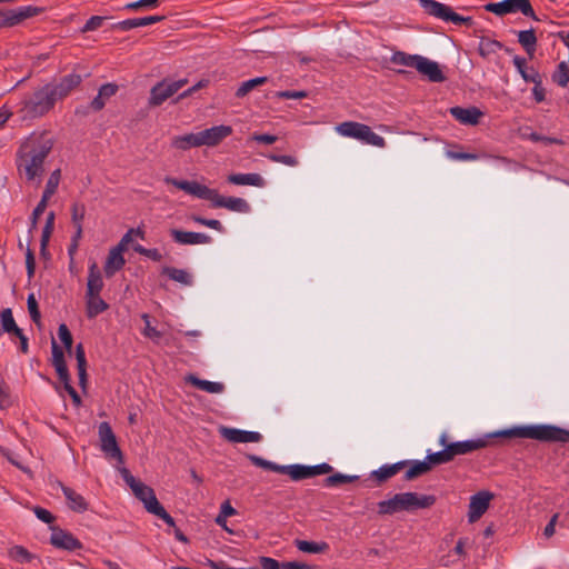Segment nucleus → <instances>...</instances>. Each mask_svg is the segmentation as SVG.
Here are the masks:
<instances>
[{"instance_id":"17","label":"nucleus","mask_w":569,"mask_h":569,"mask_svg":"<svg viewBox=\"0 0 569 569\" xmlns=\"http://www.w3.org/2000/svg\"><path fill=\"white\" fill-rule=\"evenodd\" d=\"M219 432L223 439L232 443L259 442L262 439L259 432L229 427H220Z\"/></svg>"},{"instance_id":"41","label":"nucleus","mask_w":569,"mask_h":569,"mask_svg":"<svg viewBox=\"0 0 569 569\" xmlns=\"http://www.w3.org/2000/svg\"><path fill=\"white\" fill-rule=\"evenodd\" d=\"M9 555L13 560L20 563H29L34 558V556L22 546L12 547L9 551Z\"/></svg>"},{"instance_id":"38","label":"nucleus","mask_w":569,"mask_h":569,"mask_svg":"<svg viewBox=\"0 0 569 569\" xmlns=\"http://www.w3.org/2000/svg\"><path fill=\"white\" fill-rule=\"evenodd\" d=\"M61 172L60 169L54 170L46 184L44 191L42 193V199L49 201V199L56 193L58 186L60 183Z\"/></svg>"},{"instance_id":"45","label":"nucleus","mask_w":569,"mask_h":569,"mask_svg":"<svg viewBox=\"0 0 569 569\" xmlns=\"http://www.w3.org/2000/svg\"><path fill=\"white\" fill-rule=\"evenodd\" d=\"M86 214V207L83 203H73L71 207V220L73 226H82Z\"/></svg>"},{"instance_id":"1","label":"nucleus","mask_w":569,"mask_h":569,"mask_svg":"<svg viewBox=\"0 0 569 569\" xmlns=\"http://www.w3.org/2000/svg\"><path fill=\"white\" fill-rule=\"evenodd\" d=\"M511 438H527L548 443H567L569 442V430L556 425H530L499 430L476 439L456 442H449L447 433H442L439 443L443 449L430 453V460L440 465L448 463L457 456L468 455L491 446L495 439Z\"/></svg>"},{"instance_id":"43","label":"nucleus","mask_w":569,"mask_h":569,"mask_svg":"<svg viewBox=\"0 0 569 569\" xmlns=\"http://www.w3.org/2000/svg\"><path fill=\"white\" fill-rule=\"evenodd\" d=\"M27 307H28V311H29L31 320L34 323L39 325L40 323V319H41V315H40V310H39V307H38L37 299H36L33 293H30L28 296Z\"/></svg>"},{"instance_id":"30","label":"nucleus","mask_w":569,"mask_h":569,"mask_svg":"<svg viewBox=\"0 0 569 569\" xmlns=\"http://www.w3.org/2000/svg\"><path fill=\"white\" fill-rule=\"evenodd\" d=\"M86 305L87 317L89 319L96 318L109 308L108 303L100 297V295L86 296Z\"/></svg>"},{"instance_id":"56","label":"nucleus","mask_w":569,"mask_h":569,"mask_svg":"<svg viewBox=\"0 0 569 569\" xmlns=\"http://www.w3.org/2000/svg\"><path fill=\"white\" fill-rule=\"evenodd\" d=\"M104 18L100 16H92L83 26L82 32L94 31L102 26Z\"/></svg>"},{"instance_id":"15","label":"nucleus","mask_w":569,"mask_h":569,"mask_svg":"<svg viewBox=\"0 0 569 569\" xmlns=\"http://www.w3.org/2000/svg\"><path fill=\"white\" fill-rule=\"evenodd\" d=\"M493 493L487 490L479 491L470 497L468 520L475 522L488 510Z\"/></svg>"},{"instance_id":"2","label":"nucleus","mask_w":569,"mask_h":569,"mask_svg":"<svg viewBox=\"0 0 569 569\" xmlns=\"http://www.w3.org/2000/svg\"><path fill=\"white\" fill-rule=\"evenodd\" d=\"M82 82L79 73L72 72L58 81L48 82L26 96L19 103L17 112L23 120L37 119L49 113L58 101L67 98Z\"/></svg>"},{"instance_id":"29","label":"nucleus","mask_w":569,"mask_h":569,"mask_svg":"<svg viewBox=\"0 0 569 569\" xmlns=\"http://www.w3.org/2000/svg\"><path fill=\"white\" fill-rule=\"evenodd\" d=\"M186 381L192 385L193 387L208 393H222L224 391V385L222 382L203 380L193 375H189L186 378Z\"/></svg>"},{"instance_id":"4","label":"nucleus","mask_w":569,"mask_h":569,"mask_svg":"<svg viewBox=\"0 0 569 569\" xmlns=\"http://www.w3.org/2000/svg\"><path fill=\"white\" fill-rule=\"evenodd\" d=\"M163 181L164 183L183 190L196 198L209 200L212 208H226L239 213H248L251 209L246 199L238 197H223L219 194L216 189H210L197 181L179 180L172 177H164Z\"/></svg>"},{"instance_id":"11","label":"nucleus","mask_w":569,"mask_h":569,"mask_svg":"<svg viewBox=\"0 0 569 569\" xmlns=\"http://www.w3.org/2000/svg\"><path fill=\"white\" fill-rule=\"evenodd\" d=\"M98 436L100 449L104 453L106 458L116 460L118 463L122 465L124 462L123 455L109 422L103 421L99 425Z\"/></svg>"},{"instance_id":"58","label":"nucleus","mask_w":569,"mask_h":569,"mask_svg":"<svg viewBox=\"0 0 569 569\" xmlns=\"http://www.w3.org/2000/svg\"><path fill=\"white\" fill-rule=\"evenodd\" d=\"M308 96V93L303 90L296 91V90H286V91H278L276 93V97L281 99H303Z\"/></svg>"},{"instance_id":"37","label":"nucleus","mask_w":569,"mask_h":569,"mask_svg":"<svg viewBox=\"0 0 569 569\" xmlns=\"http://www.w3.org/2000/svg\"><path fill=\"white\" fill-rule=\"evenodd\" d=\"M268 81L267 77H257L247 81H243L236 91L237 98L246 97L254 88L264 84Z\"/></svg>"},{"instance_id":"31","label":"nucleus","mask_w":569,"mask_h":569,"mask_svg":"<svg viewBox=\"0 0 569 569\" xmlns=\"http://www.w3.org/2000/svg\"><path fill=\"white\" fill-rule=\"evenodd\" d=\"M512 62L526 82L537 83L539 81L540 76L538 71L533 68H527V61L525 58L515 56Z\"/></svg>"},{"instance_id":"57","label":"nucleus","mask_w":569,"mask_h":569,"mask_svg":"<svg viewBox=\"0 0 569 569\" xmlns=\"http://www.w3.org/2000/svg\"><path fill=\"white\" fill-rule=\"evenodd\" d=\"M236 513V509L230 505L229 501H226L221 505L220 513L216 518L217 523H221V520L224 521L227 517L233 516Z\"/></svg>"},{"instance_id":"19","label":"nucleus","mask_w":569,"mask_h":569,"mask_svg":"<svg viewBox=\"0 0 569 569\" xmlns=\"http://www.w3.org/2000/svg\"><path fill=\"white\" fill-rule=\"evenodd\" d=\"M449 112L458 122L466 126L478 124L483 116V112L477 107H452Z\"/></svg>"},{"instance_id":"28","label":"nucleus","mask_w":569,"mask_h":569,"mask_svg":"<svg viewBox=\"0 0 569 569\" xmlns=\"http://www.w3.org/2000/svg\"><path fill=\"white\" fill-rule=\"evenodd\" d=\"M171 146L178 150L201 147L199 132H191L183 136H176L171 139Z\"/></svg>"},{"instance_id":"60","label":"nucleus","mask_w":569,"mask_h":569,"mask_svg":"<svg viewBox=\"0 0 569 569\" xmlns=\"http://www.w3.org/2000/svg\"><path fill=\"white\" fill-rule=\"evenodd\" d=\"M251 140L259 143L272 144L278 140V137L269 133H253Z\"/></svg>"},{"instance_id":"40","label":"nucleus","mask_w":569,"mask_h":569,"mask_svg":"<svg viewBox=\"0 0 569 569\" xmlns=\"http://www.w3.org/2000/svg\"><path fill=\"white\" fill-rule=\"evenodd\" d=\"M287 469H288L287 475L293 481H300V480L310 478V476H309V466L289 465V466H287Z\"/></svg>"},{"instance_id":"14","label":"nucleus","mask_w":569,"mask_h":569,"mask_svg":"<svg viewBox=\"0 0 569 569\" xmlns=\"http://www.w3.org/2000/svg\"><path fill=\"white\" fill-rule=\"evenodd\" d=\"M50 529V543L54 548L67 551H76L82 549L81 541L78 538H76L71 532L54 526H52Z\"/></svg>"},{"instance_id":"5","label":"nucleus","mask_w":569,"mask_h":569,"mask_svg":"<svg viewBox=\"0 0 569 569\" xmlns=\"http://www.w3.org/2000/svg\"><path fill=\"white\" fill-rule=\"evenodd\" d=\"M121 475L126 483L131 488L136 498L143 503L144 509L149 513L162 519L170 527L176 526L174 519L166 511L163 506L159 502V500L156 497L154 490L151 487L137 480L127 468L121 469Z\"/></svg>"},{"instance_id":"61","label":"nucleus","mask_w":569,"mask_h":569,"mask_svg":"<svg viewBox=\"0 0 569 569\" xmlns=\"http://www.w3.org/2000/svg\"><path fill=\"white\" fill-rule=\"evenodd\" d=\"M33 511L37 518L46 523H51L54 520L53 515L44 508L36 507Z\"/></svg>"},{"instance_id":"44","label":"nucleus","mask_w":569,"mask_h":569,"mask_svg":"<svg viewBox=\"0 0 569 569\" xmlns=\"http://www.w3.org/2000/svg\"><path fill=\"white\" fill-rule=\"evenodd\" d=\"M43 11H44L43 8L36 7V6H27V7H21V8L17 9L20 22H22L26 19L39 16Z\"/></svg>"},{"instance_id":"49","label":"nucleus","mask_w":569,"mask_h":569,"mask_svg":"<svg viewBox=\"0 0 569 569\" xmlns=\"http://www.w3.org/2000/svg\"><path fill=\"white\" fill-rule=\"evenodd\" d=\"M132 234L144 239V231L141 228L130 229L127 233L121 238L120 242L116 247H121L122 251L127 250V246L132 240Z\"/></svg>"},{"instance_id":"9","label":"nucleus","mask_w":569,"mask_h":569,"mask_svg":"<svg viewBox=\"0 0 569 569\" xmlns=\"http://www.w3.org/2000/svg\"><path fill=\"white\" fill-rule=\"evenodd\" d=\"M419 2L423 10L431 17L451 22L456 26L466 24L471 27L473 24L471 17H462L456 13L452 8L446 3L436 0H419Z\"/></svg>"},{"instance_id":"48","label":"nucleus","mask_w":569,"mask_h":569,"mask_svg":"<svg viewBox=\"0 0 569 569\" xmlns=\"http://www.w3.org/2000/svg\"><path fill=\"white\" fill-rule=\"evenodd\" d=\"M2 14H3L2 20H3L4 28L14 27V26L21 23L18 12H17V9L2 10Z\"/></svg>"},{"instance_id":"7","label":"nucleus","mask_w":569,"mask_h":569,"mask_svg":"<svg viewBox=\"0 0 569 569\" xmlns=\"http://www.w3.org/2000/svg\"><path fill=\"white\" fill-rule=\"evenodd\" d=\"M390 61L393 64L416 69L431 82H442L446 80L439 64L420 54H409L403 51H396L390 57Z\"/></svg>"},{"instance_id":"27","label":"nucleus","mask_w":569,"mask_h":569,"mask_svg":"<svg viewBox=\"0 0 569 569\" xmlns=\"http://www.w3.org/2000/svg\"><path fill=\"white\" fill-rule=\"evenodd\" d=\"M118 86L114 83H104L99 88L98 94L93 98L90 106L94 111L104 108L107 101L117 93Z\"/></svg>"},{"instance_id":"52","label":"nucleus","mask_w":569,"mask_h":569,"mask_svg":"<svg viewBox=\"0 0 569 569\" xmlns=\"http://www.w3.org/2000/svg\"><path fill=\"white\" fill-rule=\"evenodd\" d=\"M47 206H48V201L41 198V200L39 201V203L37 204V207L32 211L30 231L36 229L37 223H38V219L46 211Z\"/></svg>"},{"instance_id":"23","label":"nucleus","mask_w":569,"mask_h":569,"mask_svg":"<svg viewBox=\"0 0 569 569\" xmlns=\"http://www.w3.org/2000/svg\"><path fill=\"white\" fill-rule=\"evenodd\" d=\"M409 460L398 461L392 465H383L378 470L371 472V477L378 482L382 483L396 476L399 471H401L405 467H407Z\"/></svg>"},{"instance_id":"25","label":"nucleus","mask_w":569,"mask_h":569,"mask_svg":"<svg viewBox=\"0 0 569 569\" xmlns=\"http://www.w3.org/2000/svg\"><path fill=\"white\" fill-rule=\"evenodd\" d=\"M103 289V279L98 264L93 261L89 266L86 296L100 295Z\"/></svg>"},{"instance_id":"53","label":"nucleus","mask_w":569,"mask_h":569,"mask_svg":"<svg viewBox=\"0 0 569 569\" xmlns=\"http://www.w3.org/2000/svg\"><path fill=\"white\" fill-rule=\"evenodd\" d=\"M447 157L452 160H459V161H473V160L479 159V156L477 153L457 152V151H447Z\"/></svg>"},{"instance_id":"51","label":"nucleus","mask_w":569,"mask_h":569,"mask_svg":"<svg viewBox=\"0 0 569 569\" xmlns=\"http://www.w3.org/2000/svg\"><path fill=\"white\" fill-rule=\"evenodd\" d=\"M268 159L273 162H279L289 167L298 166L299 161L296 157L289 154H274L271 153L268 156Z\"/></svg>"},{"instance_id":"33","label":"nucleus","mask_w":569,"mask_h":569,"mask_svg":"<svg viewBox=\"0 0 569 569\" xmlns=\"http://www.w3.org/2000/svg\"><path fill=\"white\" fill-rule=\"evenodd\" d=\"M162 273L167 274L171 280L179 282L183 286H192L193 283L192 276L187 270L183 269L164 267L162 269Z\"/></svg>"},{"instance_id":"8","label":"nucleus","mask_w":569,"mask_h":569,"mask_svg":"<svg viewBox=\"0 0 569 569\" xmlns=\"http://www.w3.org/2000/svg\"><path fill=\"white\" fill-rule=\"evenodd\" d=\"M338 134L347 138L359 140L362 143L375 146L378 148L386 147V140L383 137L377 134L372 129L360 122L345 121L336 126Z\"/></svg>"},{"instance_id":"46","label":"nucleus","mask_w":569,"mask_h":569,"mask_svg":"<svg viewBox=\"0 0 569 569\" xmlns=\"http://www.w3.org/2000/svg\"><path fill=\"white\" fill-rule=\"evenodd\" d=\"M58 336L66 349L70 352L72 348V335L66 323L59 326Z\"/></svg>"},{"instance_id":"63","label":"nucleus","mask_w":569,"mask_h":569,"mask_svg":"<svg viewBox=\"0 0 569 569\" xmlns=\"http://www.w3.org/2000/svg\"><path fill=\"white\" fill-rule=\"evenodd\" d=\"M259 562L262 569H282L281 562L270 557H260Z\"/></svg>"},{"instance_id":"12","label":"nucleus","mask_w":569,"mask_h":569,"mask_svg":"<svg viewBox=\"0 0 569 569\" xmlns=\"http://www.w3.org/2000/svg\"><path fill=\"white\" fill-rule=\"evenodd\" d=\"M188 83L187 79L176 81L162 80L152 87L150 91L149 104L157 107L162 104L167 99L177 93Z\"/></svg>"},{"instance_id":"54","label":"nucleus","mask_w":569,"mask_h":569,"mask_svg":"<svg viewBox=\"0 0 569 569\" xmlns=\"http://www.w3.org/2000/svg\"><path fill=\"white\" fill-rule=\"evenodd\" d=\"M67 365L64 360V355L61 348L56 343V341H52V366H62Z\"/></svg>"},{"instance_id":"55","label":"nucleus","mask_w":569,"mask_h":569,"mask_svg":"<svg viewBox=\"0 0 569 569\" xmlns=\"http://www.w3.org/2000/svg\"><path fill=\"white\" fill-rule=\"evenodd\" d=\"M331 471H332V467L326 462L316 465V466H309L310 478L319 476V475H327Z\"/></svg>"},{"instance_id":"20","label":"nucleus","mask_w":569,"mask_h":569,"mask_svg":"<svg viewBox=\"0 0 569 569\" xmlns=\"http://www.w3.org/2000/svg\"><path fill=\"white\" fill-rule=\"evenodd\" d=\"M123 252L124 251H122L121 247H113L110 249L103 268L108 278L114 276V273L121 270L126 264Z\"/></svg>"},{"instance_id":"47","label":"nucleus","mask_w":569,"mask_h":569,"mask_svg":"<svg viewBox=\"0 0 569 569\" xmlns=\"http://www.w3.org/2000/svg\"><path fill=\"white\" fill-rule=\"evenodd\" d=\"M191 220L194 221L196 223L214 229L219 232L223 231V227H222L221 222L217 219H207V218H202L200 216H191Z\"/></svg>"},{"instance_id":"18","label":"nucleus","mask_w":569,"mask_h":569,"mask_svg":"<svg viewBox=\"0 0 569 569\" xmlns=\"http://www.w3.org/2000/svg\"><path fill=\"white\" fill-rule=\"evenodd\" d=\"M170 236L174 242L183 246L207 244L212 241V238L206 233L183 231L179 229H171Z\"/></svg>"},{"instance_id":"24","label":"nucleus","mask_w":569,"mask_h":569,"mask_svg":"<svg viewBox=\"0 0 569 569\" xmlns=\"http://www.w3.org/2000/svg\"><path fill=\"white\" fill-rule=\"evenodd\" d=\"M163 19H164L163 16H149V17H142V18L127 19L123 21H119L118 23H116L113 26V28L121 30V31H129L134 28L146 27L149 24L160 22Z\"/></svg>"},{"instance_id":"3","label":"nucleus","mask_w":569,"mask_h":569,"mask_svg":"<svg viewBox=\"0 0 569 569\" xmlns=\"http://www.w3.org/2000/svg\"><path fill=\"white\" fill-rule=\"evenodd\" d=\"M53 141L46 133H32L21 144L18 156V170L32 181L43 172V162L52 150Z\"/></svg>"},{"instance_id":"50","label":"nucleus","mask_w":569,"mask_h":569,"mask_svg":"<svg viewBox=\"0 0 569 569\" xmlns=\"http://www.w3.org/2000/svg\"><path fill=\"white\" fill-rule=\"evenodd\" d=\"M142 319L144 320L146 323L143 335L147 338L158 341L162 337V333L150 325V318L147 313L142 315Z\"/></svg>"},{"instance_id":"64","label":"nucleus","mask_w":569,"mask_h":569,"mask_svg":"<svg viewBox=\"0 0 569 569\" xmlns=\"http://www.w3.org/2000/svg\"><path fill=\"white\" fill-rule=\"evenodd\" d=\"M281 567H282V569H313L312 566L305 563V562H299V561L281 562Z\"/></svg>"},{"instance_id":"35","label":"nucleus","mask_w":569,"mask_h":569,"mask_svg":"<svg viewBox=\"0 0 569 569\" xmlns=\"http://www.w3.org/2000/svg\"><path fill=\"white\" fill-rule=\"evenodd\" d=\"M295 545L298 548V550L307 553H321L328 549L327 542L319 543L315 541L296 540Z\"/></svg>"},{"instance_id":"6","label":"nucleus","mask_w":569,"mask_h":569,"mask_svg":"<svg viewBox=\"0 0 569 569\" xmlns=\"http://www.w3.org/2000/svg\"><path fill=\"white\" fill-rule=\"evenodd\" d=\"M436 502L435 496L418 495L416 492L397 493L388 500L378 503V511L380 515H392L399 511H411L417 509H425L433 506Z\"/></svg>"},{"instance_id":"59","label":"nucleus","mask_w":569,"mask_h":569,"mask_svg":"<svg viewBox=\"0 0 569 569\" xmlns=\"http://www.w3.org/2000/svg\"><path fill=\"white\" fill-rule=\"evenodd\" d=\"M26 268L28 278H32L36 271V260L33 251L30 248H28L26 252Z\"/></svg>"},{"instance_id":"36","label":"nucleus","mask_w":569,"mask_h":569,"mask_svg":"<svg viewBox=\"0 0 569 569\" xmlns=\"http://www.w3.org/2000/svg\"><path fill=\"white\" fill-rule=\"evenodd\" d=\"M502 48L503 44L500 41L489 38H482L479 42V53L483 58L490 57Z\"/></svg>"},{"instance_id":"13","label":"nucleus","mask_w":569,"mask_h":569,"mask_svg":"<svg viewBox=\"0 0 569 569\" xmlns=\"http://www.w3.org/2000/svg\"><path fill=\"white\" fill-rule=\"evenodd\" d=\"M0 321H1V333L6 332L11 338L16 337L20 341V351L22 353H28L29 351V343L28 338L23 333L22 329L18 327L12 310L10 308H6L0 312Z\"/></svg>"},{"instance_id":"16","label":"nucleus","mask_w":569,"mask_h":569,"mask_svg":"<svg viewBox=\"0 0 569 569\" xmlns=\"http://www.w3.org/2000/svg\"><path fill=\"white\" fill-rule=\"evenodd\" d=\"M233 132L232 127L220 124L199 131L201 147H216Z\"/></svg>"},{"instance_id":"10","label":"nucleus","mask_w":569,"mask_h":569,"mask_svg":"<svg viewBox=\"0 0 569 569\" xmlns=\"http://www.w3.org/2000/svg\"><path fill=\"white\" fill-rule=\"evenodd\" d=\"M485 10L499 17L521 12L525 17L540 21L529 0H503L500 2H489L483 6Z\"/></svg>"},{"instance_id":"22","label":"nucleus","mask_w":569,"mask_h":569,"mask_svg":"<svg viewBox=\"0 0 569 569\" xmlns=\"http://www.w3.org/2000/svg\"><path fill=\"white\" fill-rule=\"evenodd\" d=\"M439 463H436L430 460V453L427 455L426 459L420 460H413L409 461L408 466L409 469L405 473V480L410 481L413 480L427 472H429L432 468V466H438Z\"/></svg>"},{"instance_id":"26","label":"nucleus","mask_w":569,"mask_h":569,"mask_svg":"<svg viewBox=\"0 0 569 569\" xmlns=\"http://www.w3.org/2000/svg\"><path fill=\"white\" fill-rule=\"evenodd\" d=\"M229 183L236 186H253L262 188L266 184L264 179L259 173H232L227 178Z\"/></svg>"},{"instance_id":"39","label":"nucleus","mask_w":569,"mask_h":569,"mask_svg":"<svg viewBox=\"0 0 569 569\" xmlns=\"http://www.w3.org/2000/svg\"><path fill=\"white\" fill-rule=\"evenodd\" d=\"M552 81L560 87H567L569 82V64L565 61L557 66V69L552 73Z\"/></svg>"},{"instance_id":"21","label":"nucleus","mask_w":569,"mask_h":569,"mask_svg":"<svg viewBox=\"0 0 569 569\" xmlns=\"http://www.w3.org/2000/svg\"><path fill=\"white\" fill-rule=\"evenodd\" d=\"M59 486L64 495L68 507L74 512L82 513L88 510L89 505L82 495L78 493L70 487H67L59 482Z\"/></svg>"},{"instance_id":"42","label":"nucleus","mask_w":569,"mask_h":569,"mask_svg":"<svg viewBox=\"0 0 569 569\" xmlns=\"http://www.w3.org/2000/svg\"><path fill=\"white\" fill-rule=\"evenodd\" d=\"M358 479V476H348L342 473H335L325 479L326 487H337L345 483L353 482Z\"/></svg>"},{"instance_id":"62","label":"nucleus","mask_w":569,"mask_h":569,"mask_svg":"<svg viewBox=\"0 0 569 569\" xmlns=\"http://www.w3.org/2000/svg\"><path fill=\"white\" fill-rule=\"evenodd\" d=\"M158 2H159V0H138L136 2H130V3L126 4V9L137 10V9L143 8V7H153L154 8L158 6Z\"/></svg>"},{"instance_id":"34","label":"nucleus","mask_w":569,"mask_h":569,"mask_svg":"<svg viewBox=\"0 0 569 569\" xmlns=\"http://www.w3.org/2000/svg\"><path fill=\"white\" fill-rule=\"evenodd\" d=\"M76 360L79 377V385L83 388L87 382V359L82 343H78L76 347Z\"/></svg>"},{"instance_id":"32","label":"nucleus","mask_w":569,"mask_h":569,"mask_svg":"<svg viewBox=\"0 0 569 569\" xmlns=\"http://www.w3.org/2000/svg\"><path fill=\"white\" fill-rule=\"evenodd\" d=\"M518 42L529 57H532L537 48V37L533 29L521 30L518 32Z\"/></svg>"}]
</instances>
